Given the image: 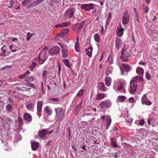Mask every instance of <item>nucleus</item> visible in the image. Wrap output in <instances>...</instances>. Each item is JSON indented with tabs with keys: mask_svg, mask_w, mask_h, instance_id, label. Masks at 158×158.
<instances>
[{
	"mask_svg": "<svg viewBox=\"0 0 158 158\" xmlns=\"http://www.w3.org/2000/svg\"><path fill=\"white\" fill-rule=\"evenodd\" d=\"M56 111L55 118L57 121L62 120L64 116V111L61 107H57L55 108Z\"/></svg>",
	"mask_w": 158,
	"mask_h": 158,
	"instance_id": "obj_1",
	"label": "nucleus"
},
{
	"mask_svg": "<svg viewBox=\"0 0 158 158\" xmlns=\"http://www.w3.org/2000/svg\"><path fill=\"white\" fill-rule=\"evenodd\" d=\"M111 105L112 103L110 101L109 99H106L102 102L99 106L102 109H104L109 108Z\"/></svg>",
	"mask_w": 158,
	"mask_h": 158,
	"instance_id": "obj_2",
	"label": "nucleus"
},
{
	"mask_svg": "<svg viewBox=\"0 0 158 158\" xmlns=\"http://www.w3.org/2000/svg\"><path fill=\"white\" fill-rule=\"evenodd\" d=\"M135 81L131 80L130 83V86L129 89V91L130 94L134 93L135 91L138 86L137 84L135 83Z\"/></svg>",
	"mask_w": 158,
	"mask_h": 158,
	"instance_id": "obj_3",
	"label": "nucleus"
},
{
	"mask_svg": "<svg viewBox=\"0 0 158 158\" xmlns=\"http://www.w3.org/2000/svg\"><path fill=\"white\" fill-rule=\"evenodd\" d=\"M130 16L127 11L124 12L122 16V23L123 24L126 25L129 23Z\"/></svg>",
	"mask_w": 158,
	"mask_h": 158,
	"instance_id": "obj_4",
	"label": "nucleus"
},
{
	"mask_svg": "<svg viewBox=\"0 0 158 158\" xmlns=\"http://www.w3.org/2000/svg\"><path fill=\"white\" fill-rule=\"evenodd\" d=\"M75 9L74 8H69L65 13V16L68 19H71L73 17Z\"/></svg>",
	"mask_w": 158,
	"mask_h": 158,
	"instance_id": "obj_5",
	"label": "nucleus"
},
{
	"mask_svg": "<svg viewBox=\"0 0 158 158\" xmlns=\"http://www.w3.org/2000/svg\"><path fill=\"white\" fill-rule=\"evenodd\" d=\"M53 131H48L46 129H41L39 131L38 135L40 138L44 139L47 134H51Z\"/></svg>",
	"mask_w": 158,
	"mask_h": 158,
	"instance_id": "obj_6",
	"label": "nucleus"
},
{
	"mask_svg": "<svg viewBox=\"0 0 158 158\" xmlns=\"http://www.w3.org/2000/svg\"><path fill=\"white\" fill-rule=\"evenodd\" d=\"M60 52V48L58 46L50 49L48 51L49 53L51 55L55 56L59 54Z\"/></svg>",
	"mask_w": 158,
	"mask_h": 158,
	"instance_id": "obj_7",
	"label": "nucleus"
},
{
	"mask_svg": "<svg viewBox=\"0 0 158 158\" xmlns=\"http://www.w3.org/2000/svg\"><path fill=\"white\" fill-rule=\"evenodd\" d=\"M115 48L117 50H118L121 47L122 45V42L121 39L117 37L115 39Z\"/></svg>",
	"mask_w": 158,
	"mask_h": 158,
	"instance_id": "obj_8",
	"label": "nucleus"
},
{
	"mask_svg": "<svg viewBox=\"0 0 158 158\" xmlns=\"http://www.w3.org/2000/svg\"><path fill=\"white\" fill-rule=\"evenodd\" d=\"M94 5L92 3L85 4L81 5V7L86 11L89 10L94 8Z\"/></svg>",
	"mask_w": 158,
	"mask_h": 158,
	"instance_id": "obj_9",
	"label": "nucleus"
},
{
	"mask_svg": "<svg viewBox=\"0 0 158 158\" xmlns=\"http://www.w3.org/2000/svg\"><path fill=\"white\" fill-rule=\"evenodd\" d=\"M141 102L143 104L149 106L152 104L151 102L148 100L147 98V95L145 94H144L142 96L141 99Z\"/></svg>",
	"mask_w": 158,
	"mask_h": 158,
	"instance_id": "obj_10",
	"label": "nucleus"
},
{
	"mask_svg": "<svg viewBox=\"0 0 158 158\" xmlns=\"http://www.w3.org/2000/svg\"><path fill=\"white\" fill-rule=\"evenodd\" d=\"M43 102L40 101H38L37 103V110L38 114L39 116L41 115L40 113L42 111V107L43 106Z\"/></svg>",
	"mask_w": 158,
	"mask_h": 158,
	"instance_id": "obj_11",
	"label": "nucleus"
},
{
	"mask_svg": "<svg viewBox=\"0 0 158 158\" xmlns=\"http://www.w3.org/2000/svg\"><path fill=\"white\" fill-rule=\"evenodd\" d=\"M43 0H37L34 2L33 3L30 4L27 6V8L28 9L31 8L35 6L38 5L40 3L42 2Z\"/></svg>",
	"mask_w": 158,
	"mask_h": 158,
	"instance_id": "obj_12",
	"label": "nucleus"
},
{
	"mask_svg": "<svg viewBox=\"0 0 158 158\" xmlns=\"http://www.w3.org/2000/svg\"><path fill=\"white\" fill-rule=\"evenodd\" d=\"M98 89L101 92H105L106 90V88L102 82H99L98 85Z\"/></svg>",
	"mask_w": 158,
	"mask_h": 158,
	"instance_id": "obj_13",
	"label": "nucleus"
},
{
	"mask_svg": "<svg viewBox=\"0 0 158 158\" xmlns=\"http://www.w3.org/2000/svg\"><path fill=\"white\" fill-rule=\"evenodd\" d=\"M32 116L28 113H25L23 115V119L24 120L28 122L31 121L32 120Z\"/></svg>",
	"mask_w": 158,
	"mask_h": 158,
	"instance_id": "obj_14",
	"label": "nucleus"
},
{
	"mask_svg": "<svg viewBox=\"0 0 158 158\" xmlns=\"http://www.w3.org/2000/svg\"><path fill=\"white\" fill-rule=\"evenodd\" d=\"M113 68L110 65H108L105 73L106 75H109L112 74Z\"/></svg>",
	"mask_w": 158,
	"mask_h": 158,
	"instance_id": "obj_15",
	"label": "nucleus"
},
{
	"mask_svg": "<svg viewBox=\"0 0 158 158\" xmlns=\"http://www.w3.org/2000/svg\"><path fill=\"white\" fill-rule=\"evenodd\" d=\"M122 66L123 67V69L127 72H128L130 71L131 69V68L128 64L123 63L122 64Z\"/></svg>",
	"mask_w": 158,
	"mask_h": 158,
	"instance_id": "obj_16",
	"label": "nucleus"
},
{
	"mask_svg": "<svg viewBox=\"0 0 158 158\" xmlns=\"http://www.w3.org/2000/svg\"><path fill=\"white\" fill-rule=\"evenodd\" d=\"M112 79L110 77H106L105 78V83L106 85L107 86L110 85Z\"/></svg>",
	"mask_w": 158,
	"mask_h": 158,
	"instance_id": "obj_17",
	"label": "nucleus"
},
{
	"mask_svg": "<svg viewBox=\"0 0 158 158\" xmlns=\"http://www.w3.org/2000/svg\"><path fill=\"white\" fill-rule=\"evenodd\" d=\"M69 24V23L67 22H63L55 25V27L56 28L59 27H66L68 26Z\"/></svg>",
	"mask_w": 158,
	"mask_h": 158,
	"instance_id": "obj_18",
	"label": "nucleus"
},
{
	"mask_svg": "<svg viewBox=\"0 0 158 158\" xmlns=\"http://www.w3.org/2000/svg\"><path fill=\"white\" fill-rule=\"evenodd\" d=\"M39 143L35 141L31 143V147L33 150H36L39 147Z\"/></svg>",
	"mask_w": 158,
	"mask_h": 158,
	"instance_id": "obj_19",
	"label": "nucleus"
},
{
	"mask_svg": "<svg viewBox=\"0 0 158 158\" xmlns=\"http://www.w3.org/2000/svg\"><path fill=\"white\" fill-rule=\"evenodd\" d=\"M124 30V29L122 27H121L119 29H118L116 32L117 35L120 37H121L123 35V31Z\"/></svg>",
	"mask_w": 158,
	"mask_h": 158,
	"instance_id": "obj_20",
	"label": "nucleus"
},
{
	"mask_svg": "<svg viewBox=\"0 0 158 158\" xmlns=\"http://www.w3.org/2000/svg\"><path fill=\"white\" fill-rule=\"evenodd\" d=\"M46 59V57H43V55L41 54H40L38 59L39 63L41 64H43L44 62Z\"/></svg>",
	"mask_w": 158,
	"mask_h": 158,
	"instance_id": "obj_21",
	"label": "nucleus"
},
{
	"mask_svg": "<svg viewBox=\"0 0 158 158\" xmlns=\"http://www.w3.org/2000/svg\"><path fill=\"white\" fill-rule=\"evenodd\" d=\"M136 73L139 75H143L144 72V70L143 68L138 67L136 69Z\"/></svg>",
	"mask_w": 158,
	"mask_h": 158,
	"instance_id": "obj_22",
	"label": "nucleus"
},
{
	"mask_svg": "<svg viewBox=\"0 0 158 158\" xmlns=\"http://www.w3.org/2000/svg\"><path fill=\"white\" fill-rule=\"evenodd\" d=\"M92 50L93 48L92 47L88 48L86 50V53L89 57H91L92 56Z\"/></svg>",
	"mask_w": 158,
	"mask_h": 158,
	"instance_id": "obj_23",
	"label": "nucleus"
},
{
	"mask_svg": "<svg viewBox=\"0 0 158 158\" xmlns=\"http://www.w3.org/2000/svg\"><path fill=\"white\" fill-rule=\"evenodd\" d=\"M116 141L115 139L114 138H112L111 139L110 144L114 148H117L118 147V145L116 144Z\"/></svg>",
	"mask_w": 158,
	"mask_h": 158,
	"instance_id": "obj_24",
	"label": "nucleus"
},
{
	"mask_svg": "<svg viewBox=\"0 0 158 158\" xmlns=\"http://www.w3.org/2000/svg\"><path fill=\"white\" fill-rule=\"evenodd\" d=\"M132 80H133L134 81H135V83H136L139 81H143V77L139 76H137L135 77H133Z\"/></svg>",
	"mask_w": 158,
	"mask_h": 158,
	"instance_id": "obj_25",
	"label": "nucleus"
},
{
	"mask_svg": "<svg viewBox=\"0 0 158 158\" xmlns=\"http://www.w3.org/2000/svg\"><path fill=\"white\" fill-rule=\"evenodd\" d=\"M34 78L32 76H26L25 77V81L28 82H31L33 81Z\"/></svg>",
	"mask_w": 158,
	"mask_h": 158,
	"instance_id": "obj_26",
	"label": "nucleus"
},
{
	"mask_svg": "<svg viewBox=\"0 0 158 158\" xmlns=\"http://www.w3.org/2000/svg\"><path fill=\"white\" fill-rule=\"evenodd\" d=\"M105 97L104 94L100 93L96 96V99L100 100L103 98Z\"/></svg>",
	"mask_w": 158,
	"mask_h": 158,
	"instance_id": "obj_27",
	"label": "nucleus"
},
{
	"mask_svg": "<svg viewBox=\"0 0 158 158\" xmlns=\"http://www.w3.org/2000/svg\"><path fill=\"white\" fill-rule=\"evenodd\" d=\"M106 129H108L111 122V119L110 117L107 118L106 120Z\"/></svg>",
	"mask_w": 158,
	"mask_h": 158,
	"instance_id": "obj_28",
	"label": "nucleus"
},
{
	"mask_svg": "<svg viewBox=\"0 0 158 158\" xmlns=\"http://www.w3.org/2000/svg\"><path fill=\"white\" fill-rule=\"evenodd\" d=\"M62 56L64 58H66L68 56L67 49L62 50Z\"/></svg>",
	"mask_w": 158,
	"mask_h": 158,
	"instance_id": "obj_29",
	"label": "nucleus"
},
{
	"mask_svg": "<svg viewBox=\"0 0 158 158\" xmlns=\"http://www.w3.org/2000/svg\"><path fill=\"white\" fill-rule=\"evenodd\" d=\"M123 88V82L122 81H120L118 83L117 90H120L122 89Z\"/></svg>",
	"mask_w": 158,
	"mask_h": 158,
	"instance_id": "obj_30",
	"label": "nucleus"
},
{
	"mask_svg": "<svg viewBox=\"0 0 158 158\" xmlns=\"http://www.w3.org/2000/svg\"><path fill=\"white\" fill-rule=\"evenodd\" d=\"M126 98L125 96H120L118 97L117 100L119 102H123L126 99Z\"/></svg>",
	"mask_w": 158,
	"mask_h": 158,
	"instance_id": "obj_31",
	"label": "nucleus"
},
{
	"mask_svg": "<svg viewBox=\"0 0 158 158\" xmlns=\"http://www.w3.org/2000/svg\"><path fill=\"white\" fill-rule=\"evenodd\" d=\"M94 38L95 40L97 42H100V39L99 35L98 33L95 34L94 35Z\"/></svg>",
	"mask_w": 158,
	"mask_h": 158,
	"instance_id": "obj_32",
	"label": "nucleus"
},
{
	"mask_svg": "<svg viewBox=\"0 0 158 158\" xmlns=\"http://www.w3.org/2000/svg\"><path fill=\"white\" fill-rule=\"evenodd\" d=\"M18 126L21 127L23 124V120L21 118L19 117L18 118Z\"/></svg>",
	"mask_w": 158,
	"mask_h": 158,
	"instance_id": "obj_33",
	"label": "nucleus"
},
{
	"mask_svg": "<svg viewBox=\"0 0 158 158\" xmlns=\"http://www.w3.org/2000/svg\"><path fill=\"white\" fill-rule=\"evenodd\" d=\"M113 57L112 56H110L108 57L106 61H108L109 63L110 64H112L113 63Z\"/></svg>",
	"mask_w": 158,
	"mask_h": 158,
	"instance_id": "obj_34",
	"label": "nucleus"
},
{
	"mask_svg": "<svg viewBox=\"0 0 158 158\" xmlns=\"http://www.w3.org/2000/svg\"><path fill=\"white\" fill-rule=\"evenodd\" d=\"M63 63L65 65L69 68H70L71 66L70 65L69 60L67 59H64L63 60Z\"/></svg>",
	"mask_w": 158,
	"mask_h": 158,
	"instance_id": "obj_35",
	"label": "nucleus"
},
{
	"mask_svg": "<svg viewBox=\"0 0 158 158\" xmlns=\"http://www.w3.org/2000/svg\"><path fill=\"white\" fill-rule=\"evenodd\" d=\"M48 74V71L46 70H43V73H42V77L43 79Z\"/></svg>",
	"mask_w": 158,
	"mask_h": 158,
	"instance_id": "obj_36",
	"label": "nucleus"
},
{
	"mask_svg": "<svg viewBox=\"0 0 158 158\" xmlns=\"http://www.w3.org/2000/svg\"><path fill=\"white\" fill-rule=\"evenodd\" d=\"M45 110L48 115H51L52 114L51 110L48 106L45 107Z\"/></svg>",
	"mask_w": 158,
	"mask_h": 158,
	"instance_id": "obj_37",
	"label": "nucleus"
},
{
	"mask_svg": "<svg viewBox=\"0 0 158 158\" xmlns=\"http://www.w3.org/2000/svg\"><path fill=\"white\" fill-rule=\"evenodd\" d=\"M37 64V63L35 61L32 62V64L29 67V68L30 69V70H32L35 67Z\"/></svg>",
	"mask_w": 158,
	"mask_h": 158,
	"instance_id": "obj_38",
	"label": "nucleus"
},
{
	"mask_svg": "<svg viewBox=\"0 0 158 158\" xmlns=\"http://www.w3.org/2000/svg\"><path fill=\"white\" fill-rule=\"evenodd\" d=\"M31 2V0H24L22 2V4L24 6H25L30 2Z\"/></svg>",
	"mask_w": 158,
	"mask_h": 158,
	"instance_id": "obj_39",
	"label": "nucleus"
},
{
	"mask_svg": "<svg viewBox=\"0 0 158 158\" xmlns=\"http://www.w3.org/2000/svg\"><path fill=\"white\" fill-rule=\"evenodd\" d=\"M6 110L8 111H11L12 110V108L11 105L8 104L6 105Z\"/></svg>",
	"mask_w": 158,
	"mask_h": 158,
	"instance_id": "obj_40",
	"label": "nucleus"
},
{
	"mask_svg": "<svg viewBox=\"0 0 158 158\" xmlns=\"http://www.w3.org/2000/svg\"><path fill=\"white\" fill-rule=\"evenodd\" d=\"M33 35V34L29 32H28L27 34V36L26 38L27 40L29 41L31 37Z\"/></svg>",
	"mask_w": 158,
	"mask_h": 158,
	"instance_id": "obj_41",
	"label": "nucleus"
},
{
	"mask_svg": "<svg viewBox=\"0 0 158 158\" xmlns=\"http://www.w3.org/2000/svg\"><path fill=\"white\" fill-rule=\"evenodd\" d=\"M85 23V21H83L82 22H81L80 23V24H79V25H78V26L77 28H78V29H81Z\"/></svg>",
	"mask_w": 158,
	"mask_h": 158,
	"instance_id": "obj_42",
	"label": "nucleus"
},
{
	"mask_svg": "<svg viewBox=\"0 0 158 158\" xmlns=\"http://www.w3.org/2000/svg\"><path fill=\"white\" fill-rule=\"evenodd\" d=\"M84 92V90L81 89L79 91L77 95L78 97H81L83 94Z\"/></svg>",
	"mask_w": 158,
	"mask_h": 158,
	"instance_id": "obj_43",
	"label": "nucleus"
},
{
	"mask_svg": "<svg viewBox=\"0 0 158 158\" xmlns=\"http://www.w3.org/2000/svg\"><path fill=\"white\" fill-rule=\"evenodd\" d=\"M145 77L148 80H149L150 79L151 75L150 74V73L149 72L147 71L146 72Z\"/></svg>",
	"mask_w": 158,
	"mask_h": 158,
	"instance_id": "obj_44",
	"label": "nucleus"
},
{
	"mask_svg": "<svg viewBox=\"0 0 158 158\" xmlns=\"http://www.w3.org/2000/svg\"><path fill=\"white\" fill-rule=\"evenodd\" d=\"M33 106V104L30 103L26 105L27 108L29 110H31Z\"/></svg>",
	"mask_w": 158,
	"mask_h": 158,
	"instance_id": "obj_45",
	"label": "nucleus"
},
{
	"mask_svg": "<svg viewBox=\"0 0 158 158\" xmlns=\"http://www.w3.org/2000/svg\"><path fill=\"white\" fill-rule=\"evenodd\" d=\"M109 117V116L107 115H103L100 118L103 121H104L105 119L106 120Z\"/></svg>",
	"mask_w": 158,
	"mask_h": 158,
	"instance_id": "obj_46",
	"label": "nucleus"
},
{
	"mask_svg": "<svg viewBox=\"0 0 158 158\" xmlns=\"http://www.w3.org/2000/svg\"><path fill=\"white\" fill-rule=\"evenodd\" d=\"M69 30L68 28H66L64 29L62 31L63 33L66 35V34H67L69 33Z\"/></svg>",
	"mask_w": 158,
	"mask_h": 158,
	"instance_id": "obj_47",
	"label": "nucleus"
},
{
	"mask_svg": "<svg viewBox=\"0 0 158 158\" xmlns=\"http://www.w3.org/2000/svg\"><path fill=\"white\" fill-rule=\"evenodd\" d=\"M58 36L60 37L64 38L65 37V35L63 33L62 31H61L59 34Z\"/></svg>",
	"mask_w": 158,
	"mask_h": 158,
	"instance_id": "obj_48",
	"label": "nucleus"
},
{
	"mask_svg": "<svg viewBox=\"0 0 158 158\" xmlns=\"http://www.w3.org/2000/svg\"><path fill=\"white\" fill-rule=\"evenodd\" d=\"M5 48V46H3L1 48V50L2 53H5L7 51L6 49Z\"/></svg>",
	"mask_w": 158,
	"mask_h": 158,
	"instance_id": "obj_49",
	"label": "nucleus"
},
{
	"mask_svg": "<svg viewBox=\"0 0 158 158\" xmlns=\"http://www.w3.org/2000/svg\"><path fill=\"white\" fill-rule=\"evenodd\" d=\"M10 3L9 4H7V5L8 6V7L10 8H11L13 6V1L12 0H10Z\"/></svg>",
	"mask_w": 158,
	"mask_h": 158,
	"instance_id": "obj_50",
	"label": "nucleus"
},
{
	"mask_svg": "<svg viewBox=\"0 0 158 158\" xmlns=\"http://www.w3.org/2000/svg\"><path fill=\"white\" fill-rule=\"evenodd\" d=\"M122 57V60L123 62H127L128 58L127 56H126V57H124V55L123 56H121Z\"/></svg>",
	"mask_w": 158,
	"mask_h": 158,
	"instance_id": "obj_51",
	"label": "nucleus"
},
{
	"mask_svg": "<svg viewBox=\"0 0 158 158\" xmlns=\"http://www.w3.org/2000/svg\"><path fill=\"white\" fill-rule=\"evenodd\" d=\"M79 42H76V44H75V50L77 52H78V48L79 47Z\"/></svg>",
	"mask_w": 158,
	"mask_h": 158,
	"instance_id": "obj_52",
	"label": "nucleus"
},
{
	"mask_svg": "<svg viewBox=\"0 0 158 158\" xmlns=\"http://www.w3.org/2000/svg\"><path fill=\"white\" fill-rule=\"evenodd\" d=\"M49 100L51 101L56 102H58L59 101L58 98H50Z\"/></svg>",
	"mask_w": 158,
	"mask_h": 158,
	"instance_id": "obj_53",
	"label": "nucleus"
},
{
	"mask_svg": "<svg viewBox=\"0 0 158 158\" xmlns=\"http://www.w3.org/2000/svg\"><path fill=\"white\" fill-rule=\"evenodd\" d=\"M25 85L26 86H27L28 87H33L35 89V87L33 86V85H32V84L31 83H27Z\"/></svg>",
	"mask_w": 158,
	"mask_h": 158,
	"instance_id": "obj_54",
	"label": "nucleus"
},
{
	"mask_svg": "<svg viewBox=\"0 0 158 158\" xmlns=\"http://www.w3.org/2000/svg\"><path fill=\"white\" fill-rule=\"evenodd\" d=\"M58 73L59 75H60L61 70V65L60 64L58 63Z\"/></svg>",
	"mask_w": 158,
	"mask_h": 158,
	"instance_id": "obj_55",
	"label": "nucleus"
},
{
	"mask_svg": "<svg viewBox=\"0 0 158 158\" xmlns=\"http://www.w3.org/2000/svg\"><path fill=\"white\" fill-rule=\"evenodd\" d=\"M25 77H26V75L25 74H23L19 75V78H20V79H23L24 78H25Z\"/></svg>",
	"mask_w": 158,
	"mask_h": 158,
	"instance_id": "obj_56",
	"label": "nucleus"
},
{
	"mask_svg": "<svg viewBox=\"0 0 158 158\" xmlns=\"http://www.w3.org/2000/svg\"><path fill=\"white\" fill-rule=\"evenodd\" d=\"M105 55V52H102V54L101 56L99 59V60L100 61H101L102 59L103 58Z\"/></svg>",
	"mask_w": 158,
	"mask_h": 158,
	"instance_id": "obj_57",
	"label": "nucleus"
},
{
	"mask_svg": "<svg viewBox=\"0 0 158 158\" xmlns=\"http://www.w3.org/2000/svg\"><path fill=\"white\" fill-rule=\"evenodd\" d=\"M144 123V120L143 119H141L139 122V125L143 126Z\"/></svg>",
	"mask_w": 158,
	"mask_h": 158,
	"instance_id": "obj_58",
	"label": "nucleus"
},
{
	"mask_svg": "<svg viewBox=\"0 0 158 158\" xmlns=\"http://www.w3.org/2000/svg\"><path fill=\"white\" fill-rule=\"evenodd\" d=\"M81 103L77 105V108H76V110H79L80 109L81 107Z\"/></svg>",
	"mask_w": 158,
	"mask_h": 158,
	"instance_id": "obj_59",
	"label": "nucleus"
},
{
	"mask_svg": "<svg viewBox=\"0 0 158 158\" xmlns=\"http://www.w3.org/2000/svg\"><path fill=\"white\" fill-rule=\"evenodd\" d=\"M129 102L131 103H132L134 102V98L132 97H131L130 98L128 99Z\"/></svg>",
	"mask_w": 158,
	"mask_h": 158,
	"instance_id": "obj_60",
	"label": "nucleus"
},
{
	"mask_svg": "<svg viewBox=\"0 0 158 158\" xmlns=\"http://www.w3.org/2000/svg\"><path fill=\"white\" fill-rule=\"evenodd\" d=\"M149 10V8L148 7H145L144 8V12L145 13H148V12Z\"/></svg>",
	"mask_w": 158,
	"mask_h": 158,
	"instance_id": "obj_61",
	"label": "nucleus"
},
{
	"mask_svg": "<svg viewBox=\"0 0 158 158\" xmlns=\"http://www.w3.org/2000/svg\"><path fill=\"white\" fill-rule=\"evenodd\" d=\"M126 49L125 48H123L122 50L121 51V56H123L124 55V54L125 52H124L125 51Z\"/></svg>",
	"mask_w": 158,
	"mask_h": 158,
	"instance_id": "obj_62",
	"label": "nucleus"
},
{
	"mask_svg": "<svg viewBox=\"0 0 158 158\" xmlns=\"http://www.w3.org/2000/svg\"><path fill=\"white\" fill-rule=\"evenodd\" d=\"M101 33L102 35H103L104 33V28L103 26H102L101 30Z\"/></svg>",
	"mask_w": 158,
	"mask_h": 158,
	"instance_id": "obj_63",
	"label": "nucleus"
},
{
	"mask_svg": "<svg viewBox=\"0 0 158 158\" xmlns=\"http://www.w3.org/2000/svg\"><path fill=\"white\" fill-rule=\"evenodd\" d=\"M152 122V119H148V120L147 123L149 125H150V124H151V123Z\"/></svg>",
	"mask_w": 158,
	"mask_h": 158,
	"instance_id": "obj_64",
	"label": "nucleus"
}]
</instances>
